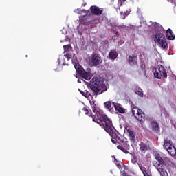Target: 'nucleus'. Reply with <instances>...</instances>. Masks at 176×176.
<instances>
[{
  "label": "nucleus",
  "mask_w": 176,
  "mask_h": 176,
  "mask_svg": "<svg viewBox=\"0 0 176 176\" xmlns=\"http://www.w3.org/2000/svg\"><path fill=\"white\" fill-rule=\"evenodd\" d=\"M90 85L91 89L94 91L93 94L87 90L83 91L80 90V89H78L80 94L88 100H90V98L93 100L94 96L97 97V94H101L102 93H104V91H107V87L105 86V84H104V78L94 77L90 81Z\"/></svg>",
  "instance_id": "f257e3e1"
},
{
  "label": "nucleus",
  "mask_w": 176,
  "mask_h": 176,
  "mask_svg": "<svg viewBox=\"0 0 176 176\" xmlns=\"http://www.w3.org/2000/svg\"><path fill=\"white\" fill-rule=\"evenodd\" d=\"M94 113L95 115L92 116L93 122L103 127L106 133H112V120L107 115L104 114L102 110L100 109H98Z\"/></svg>",
  "instance_id": "f03ea898"
},
{
  "label": "nucleus",
  "mask_w": 176,
  "mask_h": 176,
  "mask_svg": "<svg viewBox=\"0 0 176 176\" xmlns=\"http://www.w3.org/2000/svg\"><path fill=\"white\" fill-rule=\"evenodd\" d=\"M153 29L157 31V33L154 37V42L157 43L158 46H160L162 49H167L168 47V43L166 39V36L164 35V28L163 26L158 23H153Z\"/></svg>",
  "instance_id": "7ed1b4c3"
},
{
  "label": "nucleus",
  "mask_w": 176,
  "mask_h": 176,
  "mask_svg": "<svg viewBox=\"0 0 176 176\" xmlns=\"http://www.w3.org/2000/svg\"><path fill=\"white\" fill-rule=\"evenodd\" d=\"M72 64L74 65V68L78 75L86 80H90L91 79V73H90V69H87V71L82 67V66L78 62V59L75 56V54L73 55Z\"/></svg>",
  "instance_id": "20e7f679"
},
{
  "label": "nucleus",
  "mask_w": 176,
  "mask_h": 176,
  "mask_svg": "<svg viewBox=\"0 0 176 176\" xmlns=\"http://www.w3.org/2000/svg\"><path fill=\"white\" fill-rule=\"evenodd\" d=\"M155 160L157 161L158 164H161L162 166H164L165 167H173L174 166V163L171 162L170 158L165 157H162L160 156V154L156 153L155 154Z\"/></svg>",
  "instance_id": "39448f33"
},
{
  "label": "nucleus",
  "mask_w": 176,
  "mask_h": 176,
  "mask_svg": "<svg viewBox=\"0 0 176 176\" xmlns=\"http://www.w3.org/2000/svg\"><path fill=\"white\" fill-rule=\"evenodd\" d=\"M164 148L167 151L168 153L170 156H175L176 155V148L173 146V142L168 139H164Z\"/></svg>",
  "instance_id": "423d86ee"
},
{
  "label": "nucleus",
  "mask_w": 176,
  "mask_h": 176,
  "mask_svg": "<svg viewBox=\"0 0 176 176\" xmlns=\"http://www.w3.org/2000/svg\"><path fill=\"white\" fill-rule=\"evenodd\" d=\"M132 114L139 122H145V113L142 110L138 109V107H135L131 110Z\"/></svg>",
  "instance_id": "0eeeda50"
},
{
  "label": "nucleus",
  "mask_w": 176,
  "mask_h": 176,
  "mask_svg": "<svg viewBox=\"0 0 176 176\" xmlns=\"http://www.w3.org/2000/svg\"><path fill=\"white\" fill-rule=\"evenodd\" d=\"M154 76L157 78V79H162V78H167V72L163 65H158V69L154 72Z\"/></svg>",
  "instance_id": "6e6552de"
},
{
  "label": "nucleus",
  "mask_w": 176,
  "mask_h": 176,
  "mask_svg": "<svg viewBox=\"0 0 176 176\" xmlns=\"http://www.w3.org/2000/svg\"><path fill=\"white\" fill-rule=\"evenodd\" d=\"M89 63L92 67H97V65H100V64L102 63L101 56L98 54H92L91 58L89 59Z\"/></svg>",
  "instance_id": "1a4fd4ad"
},
{
  "label": "nucleus",
  "mask_w": 176,
  "mask_h": 176,
  "mask_svg": "<svg viewBox=\"0 0 176 176\" xmlns=\"http://www.w3.org/2000/svg\"><path fill=\"white\" fill-rule=\"evenodd\" d=\"M153 164L154 167H155L156 170H157L158 173H160V176H168V173H167L165 166L157 164V161H154Z\"/></svg>",
  "instance_id": "9d476101"
},
{
  "label": "nucleus",
  "mask_w": 176,
  "mask_h": 176,
  "mask_svg": "<svg viewBox=\"0 0 176 176\" xmlns=\"http://www.w3.org/2000/svg\"><path fill=\"white\" fill-rule=\"evenodd\" d=\"M71 58H72V55H71V54H65L64 56H60L58 59V63L63 65H68V63H65V60H67V61H69Z\"/></svg>",
  "instance_id": "9b49d317"
},
{
  "label": "nucleus",
  "mask_w": 176,
  "mask_h": 176,
  "mask_svg": "<svg viewBox=\"0 0 176 176\" xmlns=\"http://www.w3.org/2000/svg\"><path fill=\"white\" fill-rule=\"evenodd\" d=\"M117 148L120 149V151L124 152V153H126V155H127V153H129V150L130 149V144H129L127 141L121 142L120 145L117 146Z\"/></svg>",
  "instance_id": "f8f14e48"
},
{
  "label": "nucleus",
  "mask_w": 176,
  "mask_h": 176,
  "mask_svg": "<svg viewBox=\"0 0 176 176\" xmlns=\"http://www.w3.org/2000/svg\"><path fill=\"white\" fill-rule=\"evenodd\" d=\"M91 12L92 14H95L96 16H100L102 14V8H100L98 6H92L90 8Z\"/></svg>",
  "instance_id": "ddd939ff"
},
{
  "label": "nucleus",
  "mask_w": 176,
  "mask_h": 176,
  "mask_svg": "<svg viewBox=\"0 0 176 176\" xmlns=\"http://www.w3.org/2000/svg\"><path fill=\"white\" fill-rule=\"evenodd\" d=\"M139 146L142 153H145V152H148V151H149V142H141L139 144Z\"/></svg>",
  "instance_id": "4468645a"
},
{
  "label": "nucleus",
  "mask_w": 176,
  "mask_h": 176,
  "mask_svg": "<svg viewBox=\"0 0 176 176\" xmlns=\"http://www.w3.org/2000/svg\"><path fill=\"white\" fill-rule=\"evenodd\" d=\"M104 106L106 108V109H108V111H109V112H113L115 102L112 101H107L104 103Z\"/></svg>",
  "instance_id": "2eb2a0df"
},
{
  "label": "nucleus",
  "mask_w": 176,
  "mask_h": 176,
  "mask_svg": "<svg viewBox=\"0 0 176 176\" xmlns=\"http://www.w3.org/2000/svg\"><path fill=\"white\" fill-rule=\"evenodd\" d=\"M166 36L169 41H174L175 39V35H174V33L170 28L166 30Z\"/></svg>",
  "instance_id": "dca6fc26"
},
{
  "label": "nucleus",
  "mask_w": 176,
  "mask_h": 176,
  "mask_svg": "<svg viewBox=\"0 0 176 176\" xmlns=\"http://www.w3.org/2000/svg\"><path fill=\"white\" fill-rule=\"evenodd\" d=\"M127 61L129 64H130V65H137V56L136 55L129 56Z\"/></svg>",
  "instance_id": "f3484780"
},
{
  "label": "nucleus",
  "mask_w": 176,
  "mask_h": 176,
  "mask_svg": "<svg viewBox=\"0 0 176 176\" xmlns=\"http://www.w3.org/2000/svg\"><path fill=\"white\" fill-rule=\"evenodd\" d=\"M108 134H109V135H111V137H114V138H116V141L119 144L120 142H123V141H122V140L120 139V137L118 136V135H116V133H113V124H112V127H111V133H108Z\"/></svg>",
  "instance_id": "a211bd4d"
},
{
  "label": "nucleus",
  "mask_w": 176,
  "mask_h": 176,
  "mask_svg": "<svg viewBox=\"0 0 176 176\" xmlns=\"http://www.w3.org/2000/svg\"><path fill=\"white\" fill-rule=\"evenodd\" d=\"M94 98H90V99H88L89 101V103H90V105H91V108L92 109V111L93 112H96V110H98V109H100L98 107V106L97 104H96V101H94Z\"/></svg>",
  "instance_id": "6ab92c4d"
},
{
  "label": "nucleus",
  "mask_w": 176,
  "mask_h": 176,
  "mask_svg": "<svg viewBox=\"0 0 176 176\" xmlns=\"http://www.w3.org/2000/svg\"><path fill=\"white\" fill-rule=\"evenodd\" d=\"M151 124L153 131H160V126H159V123H157V122H156L155 120L152 121Z\"/></svg>",
  "instance_id": "aec40b11"
},
{
  "label": "nucleus",
  "mask_w": 176,
  "mask_h": 176,
  "mask_svg": "<svg viewBox=\"0 0 176 176\" xmlns=\"http://www.w3.org/2000/svg\"><path fill=\"white\" fill-rule=\"evenodd\" d=\"M114 108L117 112H119V113H124L125 112L124 109L122 108L119 103H115Z\"/></svg>",
  "instance_id": "412c9836"
},
{
  "label": "nucleus",
  "mask_w": 176,
  "mask_h": 176,
  "mask_svg": "<svg viewBox=\"0 0 176 176\" xmlns=\"http://www.w3.org/2000/svg\"><path fill=\"white\" fill-rule=\"evenodd\" d=\"M109 56L111 60H116V58H118V52L112 50L111 51H110Z\"/></svg>",
  "instance_id": "4be33fe9"
},
{
  "label": "nucleus",
  "mask_w": 176,
  "mask_h": 176,
  "mask_svg": "<svg viewBox=\"0 0 176 176\" xmlns=\"http://www.w3.org/2000/svg\"><path fill=\"white\" fill-rule=\"evenodd\" d=\"M128 134L131 142H135V134H134V131L131 130H128Z\"/></svg>",
  "instance_id": "5701e85b"
},
{
  "label": "nucleus",
  "mask_w": 176,
  "mask_h": 176,
  "mask_svg": "<svg viewBox=\"0 0 176 176\" xmlns=\"http://www.w3.org/2000/svg\"><path fill=\"white\" fill-rule=\"evenodd\" d=\"M63 49H64V54H69V50L71 49V45H63Z\"/></svg>",
  "instance_id": "b1692460"
},
{
  "label": "nucleus",
  "mask_w": 176,
  "mask_h": 176,
  "mask_svg": "<svg viewBox=\"0 0 176 176\" xmlns=\"http://www.w3.org/2000/svg\"><path fill=\"white\" fill-rule=\"evenodd\" d=\"M82 111H84V112H85V115H87V116H91V111H90V108L89 107H84L82 109Z\"/></svg>",
  "instance_id": "393cba45"
},
{
  "label": "nucleus",
  "mask_w": 176,
  "mask_h": 176,
  "mask_svg": "<svg viewBox=\"0 0 176 176\" xmlns=\"http://www.w3.org/2000/svg\"><path fill=\"white\" fill-rule=\"evenodd\" d=\"M116 166L118 168H119V170H123V168H124V171H126L127 170V166L124 165H122L120 164V163H116Z\"/></svg>",
  "instance_id": "a878e982"
},
{
  "label": "nucleus",
  "mask_w": 176,
  "mask_h": 176,
  "mask_svg": "<svg viewBox=\"0 0 176 176\" xmlns=\"http://www.w3.org/2000/svg\"><path fill=\"white\" fill-rule=\"evenodd\" d=\"M135 94H138L140 97H143L144 96V92L142 91V89H141L140 88H138V89H136L135 91Z\"/></svg>",
  "instance_id": "bb28decb"
},
{
  "label": "nucleus",
  "mask_w": 176,
  "mask_h": 176,
  "mask_svg": "<svg viewBox=\"0 0 176 176\" xmlns=\"http://www.w3.org/2000/svg\"><path fill=\"white\" fill-rule=\"evenodd\" d=\"M139 168L141 170L142 173H143L146 171V168H145V166H144L141 164H139Z\"/></svg>",
  "instance_id": "cd10ccee"
},
{
  "label": "nucleus",
  "mask_w": 176,
  "mask_h": 176,
  "mask_svg": "<svg viewBox=\"0 0 176 176\" xmlns=\"http://www.w3.org/2000/svg\"><path fill=\"white\" fill-rule=\"evenodd\" d=\"M85 19H86V15L81 16V17L80 18V23H83V24H85V23H86V22H85V21H84Z\"/></svg>",
  "instance_id": "c85d7f7f"
},
{
  "label": "nucleus",
  "mask_w": 176,
  "mask_h": 176,
  "mask_svg": "<svg viewBox=\"0 0 176 176\" xmlns=\"http://www.w3.org/2000/svg\"><path fill=\"white\" fill-rule=\"evenodd\" d=\"M74 12L78 13V14H80V13H82V10H80V9L78 8L74 10Z\"/></svg>",
  "instance_id": "c756f323"
},
{
  "label": "nucleus",
  "mask_w": 176,
  "mask_h": 176,
  "mask_svg": "<svg viewBox=\"0 0 176 176\" xmlns=\"http://www.w3.org/2000/svg\"><path fill=\"white\" fill-rule=\"evenodd\" d=\"M130 14V12L126 11L124 14V19H126V16H129Z\"/></svg>",
  "instance_id": "7c9ffc66"
},
{
  "label": "nucleus",
  "mask_w": 176,
  "mask_h": 176,
  "mask_svg": "<svg viewBox=\"0 0 176 176\" xmlns=\"http://www.w3.org/2000/svg\"><path fill=\"white\" fill-rule=\"evenodd\" d=\"M112 138H111V142H113V144H116V138L113 136H111Z\"/></svg>",
  "instance_id": "2f4dec72"
},
{
  "label": "nucleus",
  "mask_w": 176,
  "mask_h": 176,
  "mask_svg": "<svg viewBox=\"0 0 176 176\" xmlns=\"http://www.w3.org/2000/svg\"><path fill=\"white\" fill-rule=\"evenodd\" d=\"M140 67L142 68V69H145V65L144 63H141Z\"/></svg>",
  "instance_id": "473e14b6"
},
{
  "label": "nucleus",
  "mask_w": 176,
  "mask_h": 176,
  "mask_svg": "<svg viewBox=\"0 0 176 176\" xmlns=\"http://www.w3.org/2000/svg\"><path fill=\"white\" fill-rule=\"evenodd\" d=\"M131 162H132L133 164H135V162H137V157H134L131 160Z\"/></svg>",
  "instance_id": "72a5a7b5"
},
{
  "label": "nucleus",
  "mask_w": 176,
  "mask_h": 176,
  "mask_svg": "<svg viewBox=\"0 0 176 176\" xmlns=\"http://www.w3.org/2000/svg\"><path fill=\"white\" fill-rule=\"evenodd\" d=\"M143 174H144V176H151V175H149V173H148V172H146H146H144Z\"/></svg>",
  "instance_id": "f704fd0d"
},
{
  "label": "nucleus",
  "mask_w": 176,
  "mask_h": 176,
  "mask_svg": "<svg viewBox=\"0 0 176 176\" xmlns=\"http://www.w3.org/2000/svg\"><path fill=\"white\" fill-rule=\"evenodd\" d=\"M65 42H68V41H69V38H68V36H65Z\"/></svg>",
  "instance_id": "c9c22d12"
},
{
  "label": "nucleus",
  "mask_w": 176,
  "mask_h": 176,
  "mask_svg": "<svg viewBox=\"0 0 176 176\" xmlns=\"http://www.w3.org/2000/svg\"><path fill=\"white\" fill-rule=\"evenodd\" d=\"M82 80H83V79H82V78H78V83H82Z\"/></svg>",
  "instance_id": "e433bc0d"
},
{
  "label": "nucleus",
  "mask_w": 176,
  "mask_h": 176,
  "mask_svg": "<svg viewBox=\"0 0 176 176\" xmlns=\"http://www.w3.org/2000/svg\"><path fill=\"white\" fill-rule=\"evenodd\" d=\"M110 25H111V27H116V24L112 23H110Z\"/></svg>",
  "instance_id": "4c0bfd02"
},
{
  "label": "nucleus",
  "mask_w": 176,
  "mask_h": 176,
  "mask_svg": "<svg viewBox=\"0 0 176 176\" xmlns=\"http://www.w3.org/2000/svg\"><path fill=\"white\" fill-rule=\"evenodd\" d=\"M98 19H96L95 21L93 23V24H97L98 23Z\"/></svg>",
  "instance_id": "58836bf2"
},
{
  "label": "nucleus",
  "mask_w": 176,
  "mask_h": 176,
  "mask_svg": "<svg viewBox=\"0 0 176 176\" xmlns=\"http://www.w3.org/2000/svg\"><path fill=\"white\" fill-rule=\"evenodd\" d=\"M82 12H84V13H87L86 10H82Z\"/></svg>",
  "instance_id": "ea45409f"
},
{
  "label": "nucleus",
  "mask_w": 176,
  "mask_h": 176,
  "mask_svg": "<svg viewBox=\"0 0 176 176\" xmlns=\"http://www.w3.org/2000/svg\"><path fill=\"white\" fill-rule=\"evenodd\" d=\"M78 34H80V35H82V32H78Z\"/></svg>",
  "instance_id": "a19ab883"
},
{
  "label": "nucleus",
  "mask_w": 176,
  "mask_h": 176,
  "mask_svg": "<svg viewBox=\"0 0 176 176\" xmlns=\"http://www.w3.org/2000/svg\"><path fill=\"white\" fill-rule=\"evenodd\" d=\"M112 157H113V159H115V155H113Z\"/></svg>",
  "instance_id": "79ce46f5"
},
{
  "label": "nucleus",
  "mask_w": 176,
  "mask_h": 176,
  "mask_svg": "<svg viewBox=\"0 0 176 176\" xmlns=\"http://www.w3.org/2000/svg\"><path fill=\"white\" fill-rule=\"evenodd\" d=\"M114 160H115L116 162H117L116 157L114 158Z\"/></svg>",
  "instance_id": "37998d69"
},
{
  "label": "nucleus",
  "mask_w": 176,
  "mask_h": 176,
  "mask_svg": "<svg viewBox=\"0 0 176 176\" xmlns=\"http://www.w3.org/2000/svg\"><path fill=\"white\" fill-rule=\"evenodd\" d=\"M168 2H171V0H168Z\"/></svg>",
  "instance_id": "c03bdc74"
},
{
  "label": "nucleus",
  "mask_w": 176,
  "mask_h": 176,
  "mask_svg": "<svg viewBox=\"0 0 176 176\" xmlns=\"http://www.w3.org/2000/svg\"><path fill=\"white\" fill-rule=\"evenodd\" d=\"M60 42L63 43V42H64V41L62 40V41H60Z\"/></svg>",
  "instance_id": "a18cd8bd"
},
{
  "label": "nucleus",
  "mask_w": 176,
  "mask_h": 176,
  "mask_svg": "<svg viewBox=\"0 0 176 176\" xmlns=\"http://www.w3.org/2000/svg\"><path fill=\"white\" fill-rule=\"evenodd\" d=\"M120 14H123V12H120Z\"/></svg>",
  "instance_id": "49530a36"
},
{
  "label": "nucleus",
  "mask_w": 176,
  "mask_h": 176,
  "mask_svg": "<svg viewBox=\"0 0 176 176\" xmlns=\"http://www.w3.org/2000/svg\"><path fill=\"white\" fill-rule=\"evenodd\" d=\"M84 6H86V3L84 4Z\"/></svg>",
  "instance_id": "de8ad7c7"
},
{
  "label": "nucleus",
  "mask_w": 176,
  "mask_h": 176,
  "mask_svg": "<svg viewBox=\"0 0 176 176\" xmlns=\"http://www.w3.org/2000/svg\"><path fill=\"white\" fill-rule=\"evenodd\" d=\"M26 57H28V55H26Z\"/></svg>",
  "instance_id": "09e8293b"
}]
</instances>
